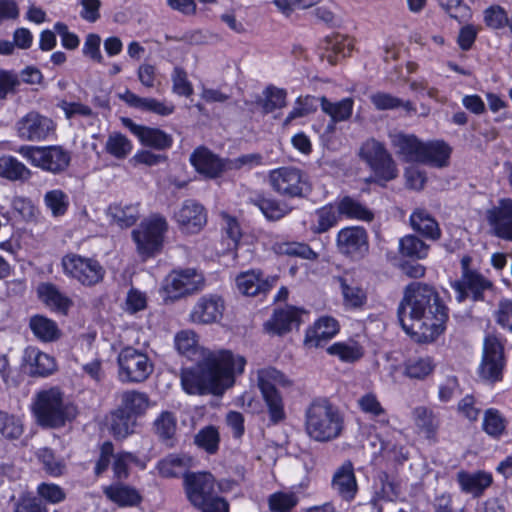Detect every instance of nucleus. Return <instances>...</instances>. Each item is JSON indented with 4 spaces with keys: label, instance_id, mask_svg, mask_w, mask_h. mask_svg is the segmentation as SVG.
I'll list each match as a JSON object with an SVG mask.
<instances>
[{
    "label": "nucleus",
    "instance_id": "f257e3e1",
    "mask_svg": "<svg viewBox=\"0 0 512 512\" xmlns=\"http://www.w3.org/2000/svg\"><path fill=\"white\" fill-rule=\"evenodd\" d=\"M397 316L408 335L418 342H430L444 331L448 308L433 286L413 282L405 288Z\"/></svg>",
    "mask_w": 512,
    "mask_h": 512
},
{
    "label": "nucleus",
    "instance_id": "f03ea898",
    "mask_svg": "<svg viewBox=\"0 0 512 512\" xmlns=\"http://www.w3.org/2000/svg\"><path fill=\"white\" fill-rule=\"evenodd\" d=\"M245 365V358L230 350L209 351L196 369L183 371L181 383L188 394L221 395L234 384L235 376L244 371Z\"/></svg>",
    "mask_w": 512,
    "mask_h": 512
},
{
    "label": "nucleus",
    "instance_id": "7ed1b4c3",
    "mask_svg": "<svg viewBox=\"0 0 512 512\" xmlns=\"http://www.w3.org/2000/svg\"><path fill=\"white\" fill-rule=\"evenodd\" d=\"M305 432L314 441L325 443L339 438L344 430V416L326 397L314 398L304 412Z\"/></svg>",
    "mask_w": 512,
    "mask_h": 512
},
{
    "label": "nucleus",
    "instance_id": "20e7f679",
    "mask_svg": "<svg viewBox=\"0 0 512 512\" xmlns=\"http://www.w3.org/2000/svg\"><path fill=\"white\" fill-rule=\"evenodd\" d=\"M37 422L43 427L58 428L64 426L73 416L72 407L66 405L63 394L58 388H50L37 394L33 408Z\"/></svg>",
    "mask_w": 512,
    "mask_h": 512
},
{
    "label": "nucleus",
    "instance_id": "39448f33",
    "mask_svg": "<svg viewBox=\"0 0 512 512\" xmlns=\"http://www.w3.org/2000/svg\"><path fill=\"white\" fill-rule=\"evenodd\" d=\"M360 158L373 171L376 182L384 186L398 177L397 164L385 145L374 138L365 141L359 151Z\"/></svg>",
    "mask_w": 512,
    "mask_h": 512
},
{
    "label": "nucleus",
    "instance_id": "423d86ee",
    "mask_svg": "<svg viewBox=\"0 0 512 512\" xmlns=\"http://www.w3.org/2000/svg\"><path fill=\"white\" fill-rule=\"evenodd\" d=\"M18 152L30 163L44 171L59 174L65 171L71 161L69 151L62 146L23 145Z\"/></svg>",
    "mask_w": 512,
    "mask_h": 512
},
{
    "label": "nucleus",
    "instance_id": "0eeeda50",
    "mask_svg": "<svg viewBox=\"0 0 512 512\" xmlns=\"http://www.w3.org/2000/svg\"><path fill=\"white\" fill-rule=\"evenodd\" d=\"M167 229L166 219L158 214L142 221L139 227L132 231L138 253L144 258L158 253L163 246L164 234Z\"/></svg>",
    "mask_w": 512,
    "mask_h": 512
},
{
    "label": "nucleus",
    "instance_id": "6e6552de",
    "mask_svg": "<svg viewBox=\"0 0 512 512\" xmlns=\"http://www.w3.org/2000/svg\"><path fill=\"white\" fill-rule=\"evenodd\" d=\"M268 181L274 192L286 198H302L311 192L307 176L295 167L271 170Z\"/></svg>",
    "mask_w": 512,
    "mask_h": 512
},
{
    "label": "nucleus",
    "instance_id": "1a4fd4ad",
    "mask_svg": "<svg viewBox=\"0 0 512 512\" xmlns=\"http://www.w3.org/2000/svg\"><path fill=\"white\" fill-rule=\"evenodd\" d=\"M64 273L85 286H93L101 282L105 275L103 266L93 258L78 254H67L62 258Z\"/></svg>",
    "mask_w": 512,
    "mask_h": 512
},
{
    "label": "nucleus",
    "instance_id": "9d476101",
    "mask_svg": "<svg viewBox=\"0 0 512 512\" xmlns=\"http://www.w3.org/2000/svg\"><path fill=\"white\" fill-rule=\"evenodd\" d=\"M117 360L119 378L123 382H143L153 371L148 356L132 347L122 349Z\"/></svg>",
    "mask_w": 512,
    "mask_h": 512
},
{
    "label": "nucleus",
    "instance_id": "9b49d317",
    "mask_svg": "<svg viewBox=\"0 0 512 512\" xmlns=\"http://www.w3.org/2000/svg\"><path fill=\"white\" fill-rule=\"evenodd\" d=\"M505 367L504 348L493 335L484 339L482 360L479 366V376L482 380L494 384L503 379Z\"/></svg>",
    "mask_w": 512,
    "mask_h": 512
},
{
    "label": "nucleus",
    "instance_id": "f8f14e48",
    "mask_svg": "<svg viewBox=\"0 0 512 512\" xmlns=\"http://www.w3.org/2000/svg\"><path fill=\"white\" fill-rule=\"evenodd\" d=\"M15 130L23 141L39 142L55 133L56 124L50 117L32 110L17 120Z\"/></svg>",
    "mask_w": 512,
    "mask_h": 512
},
{
    "label": "nucleus",
    "instance_id": "ddd939ff",
    "mask_svg": "<svg viewBox=\"0 0 512 512\" xmlns=\"http://www.w3.org/2000/svg\"><path fill=\"white\" fill-rule=\"evenodd\" d=\"M204 277L194 268L173 270L164 280L163 288L170 298H180L199 291Z\"/></svg>",
    "mask_w": 512,
    "mask_h": 512
},
{
    "label": "nucleus",
    "instance_id": "4468645a",
    "mask_svg": "<svg viewBox=\"0 0 512 512\" xmlns=\"http://www.w3.org/2000/svg\"><path fill=\"white\" fill-rule=\"evenodd\" d=\"M215 478L209 472H191L184 475V487L187 499L198 508L214 498Z\"/></svg>",
    "mask_w": 512,
    "mask_h": 512
},
{
    "label": "nucleus",
    "instance_id": "2eb2a0df",
    "mask_svg": "<svg viewBox=\"0 0 512 512\" xmlns=\"http://www.w3.org/2000/svg\"><path fill=\"white\" fill-rule=\"evenodd\" d=\"M336 245L343 255L359 258L368 251V234L361 226L342 228L336 238Z\"/></svg>",
    "mask_w": 512,
    "mask_h": 512
},
{
    "label": "nucleus",
    "instance_id": "dca6fc26",
    "mask_svg": "<svg viewBox=\"0 0 512 512\" xmlns=\"http://www.w3.org/2000/svg\"><path fill=\"white\" fill-rule=\"evenodd\" d=\"M486 219L495 236L512 242V199H500L487 210Z\"/></svg>",
    "mask_w": 512,
    "mask_h": 512
},
{
    "label": "nucleus",
    "instance_id": "f3484780",
    "mask_svg": "<svg viewBox=\"0 0 512 512\" xmlns=\"http://www.w3.org/2000/svg\"><path fill=\"white\" fill-rule=\"evenodd\" d=\"M456 292V300L461 303L471 298L474 302L484 301V293L493 290V283L479 272L460 278L452 283Z\"/></svg>",
    "mask_w": 512,
    "mask_h": 512
},
{
    "label": "nucleus",
    "instance_id": "a211bd4d",
    "mask_svg": "<svg viewBox=\"0 0 512 512\" xmlns=\"http://www.w3.org/2000/svg\"><path fill=\"white\" fill-rule=\"evenodd\" d=\"M190 163L198 173L210 179L218 178L227 171L226 158H220L203 146L193 151L190 155Z\"/></svg>",
    "mask_w": 512,
    "mask_h": 512
},
{
    "label": "nucleus",
    "instance_id": "6ab92c4d",
    "mask_svg": "<svg viewBox=\"0 0 512 512\" xmlns=\"http://www.w3.org/2000/svg\"><path fill=\"white\" fill-rule=\"evenodd\" d=\"M223 300L216 295H204L193 306L189 318L195 324H211L222 318Z\"/></svg>",
    "mask_w": 512,
    "mask_h": 512
},
{
    "label": "nucleus",
    "instance_id": "aec40b11",
    "mask_svg": "<svg viewBox=\"0 0 512 512\" xmlns=\"http://www.w3.org/2000/svg\"><path fill=\"white\" fill-rule=\"evenodd\" d=\"M122 122L145 146L164 150L169 148L173 143L172 136L158 128L136 124L129 118H123Z\"/></svg>",
    "mask_w": 512,
    "mask_h": 512
},
{
    "label": "nucleus",
    "instance_id": "412c9836",
    "mask_svg": "<svg viewBox=\"0 0 512 512\" xmlns=\"http://www.w3.org/2000/svg\"><path fill=\"white\" fill-rule=\"evenodd\" d=\"M175 219L180 229L186 233H198L207 222L204 207L192 200L183 203L175 214Z\"/></svg>",
    "mask_w": 512,
    "mask_h": 512
},
{
    "label": "nucleus",
    "instance_id": "4be33fe9",
    "mask_svg": "<svg viewBox=\"0 0 512 512\" xmlns=\"http://www.w3.org/2000/svg\"><path fill=\"white\" fill-rule=\"evenodd\" d=\"M456 481L463 493L479 498L492 485L493 476L484 470L475 472L460 470L456 474Z\"/></svg>",
    "mask_w": 512,
    "mask_h": 512
},
{
    "label": "nucleus",
    "instance_id": "5701e85b",
    "mask_svg": "<svg viewBox=\"0 0 512 512\" xmlns=\"http://www.w3.org/2000/svg\"><path fill=\"white\" fill-rule=\"evenodd\" d=\"M391 145L396 154L405 162L419 163L422 157V150L425 143L421 142L415 135L404 133H393L389 135Z\"/></svg>",
    "mask_w": 512,
    "mask_h": 512
},
{
    "label": "nucleus",
    "instance_id": "b1692460",
    "mask_svg": "<svg viewBox=\"0 0 512 512\" xmlns=\"http://www.w3.org/2000/svg\"><path fill=\"white\" fill-rule=\"evenodd\" d=\"M303 310L294 306H286L276 309L269 321L265 323V328L274 334L283 335L298 327L301 322Z\"/></svg>",
    "mask_w": 512,
    "mask_h": 512
},
{
    "label": "nucleus",
    "instance_id": "393cba45",
    "mask_svg": "<svg viewBox=\"0 0 512 512\" xmlns=\"http://www.w3.org/2000/svg\"><path fill=\"white\" fill-rule=\"evenodd\" d=\"M276 281L275 277L263 279L262 273L255 270L243 272L236 278L239 291L247 296L265 294L275 285Z\"/></svg>",
    "mask_w": 512,
    "mask_h": 512
},
{
    "label": "nucleus",
    "instance_id": "a878e982",
    "mask_svg": "<svg viewBox=\"0 0 512 512\" xmlns=\"http://www.w3.org/2000/svg\"><path fill=\"white\" fill-rule=\"evenodd\" d=\"M36 292L39 300L53 311L66 315L72 306V300L53 283H40Z\"/></svg>",
    "mask_w": 512,
    "mask_h": 512
},
{
    "label": "nucleus",
    "instance_id": "bb28decb",
    "mask_svg": "<svg viewBox=\"0 0 512 512\" xmlns=\"http://www.w3.org/2000/svg\"><path fill=\"white\" fill-rule=\"evenodd\" d=\"M412 419L419 433L433 443L437 441L440 420L432 409L426 406H417L412 410Z\"/></svg>",
    "mask_w": 512,
    "mask_h": 512
},
{
    "label": "nucleus",
    "instance_id": "cd10ccee",
    "mask_svg": "<svg viewBox=\"0 0 512 512\" xmlns=\"http://www.w3.org/2000/svg\"><path fill=\"white\" fill-rule=\"evenodd\" d=\"M332 487L344 500L350 501L355 497L357 482L351 462H346L337 469L332 479Z\"/></svg>",
    "mask_w": 512,
    "mask_h": 512
},
{
    "label": "nucleus",
    "instance_id": "c85d7f7f",
    "mask_svg": "<svg viewBox=\"0 0 512 512\" xmlns=\"http://www.w3.org/2000/svg\"><path fill=\"white\" fill-rule=\"evenodd\" d=\"M339 330L338 322L332 317H321L314 326L306 332L305 345L320 347L334 337Z\"/></svg>",
    "mask_w": 512,
    "mask_h": 512
},
{
    "label": "nucleus",
    "instance_id": "c756f323",
    "mask_svg": "<svg viewBox=\"0 0 512 512\" xmlns=\"http://www.w3.org/2000/svg\"><path fill=\"white\" fill-rule=\"evenodd\" d=\"M103 493L111 502L119 507L137 506L142 501V496L136 488L123 484L120 481L104 487Z\"/></svg>",
    "mask_w": 512,
    "mask_h": 512
},
{
    "label": "nucleus",
    "instance_id": "7c9ffc66",
    "mask_svg": "<svg viewBox=\"0 0 512 512\" xmlns=\"http://www.w3.org/2000/svg\"><path fill=\"white\" fill-rule=\"evenodd\" d=\"M451 147L442 140L425 142L422 157L419 163L436 168H444L449 165Z\"/></svg>",
    "mask_w": 512,
    "mask_h": 512
},
{
    "label": "nucleus",
    "instance_id": "2f4dec72",
    "mask_svg": "<svg viewBox=\"0 0 512 512\" xmlns=\"http://www.w3.org/2000/svg\"><path fill=\"white\" fill-rule=\"evenodd\" d=\"M120 98L130 107L142 111L152 112L160 116H167L173 113L174 107L154 98H145L126 90Z\"/></svg>",
    "mask_w": 512,
    "mask_h": 512
},
{
    "label": "nucleus",
    "instance_id": "473e14b6",
    "mask_svg": "<svg viewBox=\"0 0 512 512\" xmlns=\"http://www.w3.org/2000/svg\"><path fill=\"white\" fill-rule=\"evenodd\" d=\"M249 202L259 208L264 217L269 221L280 220L289 212L286 204L262 193L251 196Z\"/></svg>",
    "mask_w": 512,
    "mask_h": 512
},
{
    "label": "nucleus",
    "instance_id": "72a5a7b5",
    "mask_svg": "<svg viewBox=\"0 0 512 512\" xmlns=\"http://www.w3.org/2000/svg\"><path fill=\"white\" fill-rule=\"evenodd\" d=\"M410 224L414 231L430 240H438L441 230L436 220L425 210L417 209L410 216Z\"/></svg>",
    "mask_w": 512,
    "mask_h": 512
},
{
    "label": "nucleus",
    "instance_id": "f704fd0d",
    "mask_svg": "<svg viewBox=\"0 0 512 512\" xmlns=\"http://www.w3.org/2000/svg\"><path fill=\"white\" fill-rule=\"evenodd\" d=\"M149 407V397L146 393L127 390L120 396L119 409L136 418L143 415Z\"/></svg>",
    "mask_w": 512,
    "mask_h": 512
},
{
    "label": "nucleus",
    "instance_id": "c9c22d12",
    "mask_svg": "<svg viewBox=\"0 0 512 512\" xmlns=\"http://www.w3.org/2000/svg\"><path fill=\"white\" fill-rule=\"evenodd\" d=\"M322 111L329 115L333 123L348 120L353 112L354 100L350 97L331 102L325 96L319 99Z\"/></svg>",
    "mask_w": 512,
    "mask_h": 512
},
{
    "label": "nucleus",
    "instance_id": "e433bc0d",
    "mask_svg": "<svg viewBox=\"0 0 512 512\" xmlns=\"http://www.w3.org/2000/svg\"><path fill=\"white\" fill-rule=\"evenodd\" d=\"M177 429V419L169 411H163L154 421V430L159 440L167 447L175 445V434Z\"/></svg>",
    "mask_w": 512,
    "mask_h": 512
},
{
    "label": "nucleus",
    "instance_id": "4c0bfd02",
    "mask_svg": "<svg viewBox=\"0 0 512 512\" xmlns=\"http://www.w3.org/2000/svg\"><path fill=\"white\" fill-rule=\"evenodd\" d=\"M0 177L10 181H26L31 177V171L13 156L0 157Z\"/></svg>",
    "mask_w": 512,
    "mask_h": 512
},
{
    "label": "nucleus",
    "instance_id": "58836bf2",
    "mask_svg": "<svg viewBox=\"0 0 512 512\" xmlns=\"http://www.w3.org/2000/svg\"><path fill=\"white\" fill-rule=\"evenodd\" d=\"M108 215L121 228H128L139 219V206L138 204H113L108 208Z\"/></svg>",
    "mask_w": 512,
    "mask_h": 512
},
{
    "label": "nucleus",
    "instance_id": "ea45409f",
    "mask_svg": "<svg viewBox=\"0 0 512 512\" xmlns=\"http://www.w3.org/2000/svg\"><path fill=\"white\" fill-rule=\"evenodd\" d=\"M357 403L361 411L365 414H368L371 419L376 420L379 425H389V417L387 412L375 394L366 393L357 400Z\"/></svg>",
    "mask_w": 512,
    "mask_h": 512
},
{
    "label": "nucleus",
    "instance_id": "a19ab883",
    "mask_svg": "<svg viewBox=\"0 0 512 512\" xmlns=\"http://www.w3.org/2000/svg\"><path fill=\"white\" fill-rule=\"evenodd\" d=\"M258 387L261 392L278 391L276 385L281 387H290L292 381L288 379L281 371L273 368H263L257 373Z\"/></svg>",
    "mask_w": 512,
    "mask_h": 512
},
{
    "label": "nucleus",
    "instance_id": "79ce46f5",
    "mask_svg": "<svg viewBox=\"0 0 512 512\" xmlns=\"http://www.w3.org/2000/svg\"><path fill=\"white\" fill-rule=\"evenodd\" d=\"M337 211L338 214L351 219L372 221L374 218L372 211L350 196H345L339 200L337 204Z\"/></svg>",
    "mask_w": 512,
    "mask_h": 512
},
{
    "label": "nucleus",
    "instance_id": "37998d69",
    "mask_svg": "<svg viewBox=\"0 0 512 512\" xmlns=\"http://www.w3.org/2000/svg\"><path fill=\"white\" fill-rule=\"evenodd\" d=\"M29 326L34 335L44 342H52L60 336V330L58 329L57 324L53 320L42 315H35L31 317Z\"/></svg>",
    "mask_w": 512,
    "mask_h": 512
},
{
    "label": "nucleus",
    "instance_id": "c03bdc74",
    "mask_svg": "<svg viewBox=\"0 0 512 512\" xmlns=\"http://www.w3.org/2000/svg\"><path fill=\"white\" fill-rule=\"evenodd\" d=\"M370 101L377 110H394L403 108L407 113L416 112V108L411 101H403L386 92H376L370 96Z\"/></svg>",
    "mask_w": 512,
    "mask_h": 512
},
{
    "label": "nucleus",
    "instance_id": "a18cd8bd",
    "mask_svg": "<svg viewBox=\"0 0 512 512\" xmlns=\"http://www.w3.org/2000/svg\"><path fill=\"white\" fill-rule=\"evenodd\" d=\"M271 425H277L286 419L283 398L279 391L261 392Z\"/></svg>",
    "mask_w": 512,
    "mask_h": 512
},
{
    "label": "nucleus",
    "instance_id": "49530a36",
    "mask_svg": "<svg viewBox=\"0 0 512 512\" xmlns=\"http://www.w3.org/2000/svg\"><path fill=\"white\" fill-rule=\"evenodd\" d=\"M507 421L502 413L495 408L485 410L482 421L483 431L494 439H499L505 432Z\"/></svg>",
    "mask_w": 512,
    "mask_h": 512
},
{
    "label": "nucleus",
    "instance_id": "de8ad7c7",
    "mask_svg": "<svg viewBox=\"0 0 512 512\" xmlns=\"http://www.w3.org/2000/svg\"><path fill=\"white\" fill-rule=\"evenodd\" d=\"M428 251L429 246L415 235H406L399 240V252L404 257L424 259Z\"/></svg>",
    "mask_w": 512,
    "mask_h": 512
},
{
    "label": "nucleus",
    "instance_id": "09e8293b",
    "mask_svg": "<svg viewBox=\"0 0 512 512\" xmlns=\"http://www.w3.org/2000/svg\"><path fill=\"white\" fill-rule=\"evenodd\" d=\"M435 368L431 357L409 359L404 364V375L411 379L423 380L430 375Z\"/></svg>",
    "mask_w": 512,
    "mask_h": 512
},
{
    "label": "nucleus",
    "instance_id": "8fccbe9b",
    "mask_svg": "<svg viewBox=\"0 0 512 512\" xmlns=\"http://www.w3.org/2000/svg\"><path fill=\"white\" fill-rule=\"evenodd\" d=\"M191 459L184 455L170 454L161 461L157 467L164 477H177L189 466Z\"/></svg>",
    "mask_w": 512,
    "mask_h": 512
},
{
    "label": "nucleus",
    "instance_id": "3c124183",
    "mask_svg": "<svg viewBox=\"0 0 512 512\" xmlns=\"http://www.w3.org/2000/svg\"><path fill=\"white\" fill-rule=\"evenodd\" d=\"M36 455L49 475L59 477L65 473L66 463L64 459L57 456L51 449L41 448L37 451Z\"/></svg>",
    "mask_w": 512,
    "mask_h": 512
},
{
    "label": "nucleus",
    "instance_id": "603ef678",
    "mask_svg": "<svg viewBox=\"0 0 512 512\" xmlns=\"http://www.w3.org/2000/svg\"><path fill=\"white\" fill-rule=\"evenodd\" d=\"M344 304L350 308H361L367 301L366 292L357 285L348 284L346 279H340Z\"/></svg>",
    "mask_w": 512,
    "mask_h": 512
},
{
    "label": "nucleus",
    "instance_id": "864d4df0",
    "mask_svg": "<svg viewBox=\"0 0 512 512\" xmlns=\"http://www.w3.org/2000/svg\"><path fill=\"white\" fill-rule=\"evenodd\" d=\"M135 418L117 408L112 415L111 431L116 438H126L133 432Z\"/></svg>",
    "mask_w": 512,
    "mask_h": 512
},
{
    "label": "nucleus",
    "instance_id": "5fc2aeb1",
    "mask_svg": "<svg viewBox=\"0 0 512 512\" xmlns=\"http://www.w3.org/2000/svg\"><path fill=\"white\" fill-rule=\"evenodd\" d=\"M278 253L290 257H299L305 260L314 261L318 254L306 243L303 242H284L278 245Z\"/></svg>",
    "mask_w": 512,
    "mask_h": 512
},
{
    "label": "nucleus",
    "instance_id": "6e6d98bb",
    "mask_svg": "<svg viewBox=\"0 0 512 512\" xmlns=\"http://www.w3.org/2000/svg\"><path fill=\"white\" fill-rule=\"evenodd\" d=\"M327 49L332 52V54L327 56V59L332 65H334L336 64L338 57H346L350 55L353 50V40L347 36L336 35L328 40Z\"/></svg>",
    "mask_w": 512,
    "mask_h": 512
},
{
    "label": "nucleus",
    "instance_id": "4d7b16f0",
    "mask_svg": "<svg viewBox=\"0 0 512 512\" xmlns=\"http://www.w3.org/2000/svg\"><path fill=\"white\" fill-rule=\"evenodd\" d=\"M105 149L115 158L123 159L131 152L132 144L125 135L112 133L106 141Z\"/></svg>",
    "mask_w": 512,
    "mask_h": 512
},
{
    "label": "nucleus",
    "instance_id": "13d9d810",
    "mask_svg": "<svg viewBox=\"0 0 512 512\" xmlns=\"http://www.w3.org/2000/svg\"><path fill=\"white\" fill-rule=\"evenodd\" d=\"M219 441V432L214 426H206L195 435V444L209 454L217 452Z\"/></svg>",
    "mask_w": 512,
    "mask_h": 512
},
{
    "label": "nucleus",
    "instance_id": "bf43d9fd",
    "mask_svg": "<svg viewBox=\"0 0 512 512\" xmlns=\"http://www.w3.org/2000/svg\"><path fill=\"white\" fill-rule=\"evenodd\" d=\"M298 501L294 493L275 492L269 496L268 504L272 512H290Z\"/></svg>",
    "mask_w": 512,
    "mask_h": 512
},
{
    "label": "nucleus",
    "instance_id": "052dcab7",
    "mask_svg": "<svg viewBox=\"0 0 512 512\" xmlns=\"http://www.w3.org/2000/svg\"><path fill=\"white\" fill-rule=\"evenodd\" d=\"M44 202L56 217L64 215L69 206L68 196L60 189L48 191L44 196Z\"/></svg>",
    "mask_w": 512,
    "mask_h": 512
},
{
    "label": "nucleus",
    "instance_id": "680f3d73",
    "mask_svg": "<svg viewBox=\"0 0 512 512\" xmlns=\"http://www.w3.org/2000/svg\"><path fill=\"white\" fill-rule=\"evenodd\" d=\"M263 94L265 98L262 103V108L265 113L273 112L286 105L287 92L284 89L269 86L265 89Z\"/></svg>",
    "mask_w": 512,
    "mask_h": 512
},
{
    "label": "nucleus",
    "instance_id": "e2e57ef3",
    "mask_svg": "<svg viewBox=\"0 0 512 512\" xmlns=\"http://www.w3.org/2000/svg\"><path fill=\"white\" fill-rule=\"evenodd\" d=\"M445 12L459 23L468 21L471 17L470 7L463 0H437Z\"/></svg>",
    "mask_w": 512,
    "mask_h": 512
},
{
    "label": "nucleus",
    "instance_id": "0e129e2a",
    "mask_svg": "<svg viewBox=\"0 0 512 512\" xmlns=\"http://www.w3.org/2000/svg\"><path fill=\"white\" fill-rule=\"evenodd\" d=\"M0 433L8 439H18L23 434L22 421L13 415L0 411Z\"/></svg>",
    "mask_w": 512,
    "mask_h": 512
},
{
    "label": "nucleus",
    "instance_id": "69168bd1",
    "mask_svg": "<svg viewBox=\"0 0 512 512\" xmlns=\"http://www.w3.org/2000/svg\"><path fill=\"white\" fill-rule=\"evenodd\" d=\"M175 347L177 351L186 356L194 355L197 351L198 339L192 330H182L175 335Z\"/></svg>",
    "mask_w": 512,
    "mask_h": 512
},
{
    "label": "nucleus",
    "instance_id": "338daca9",
    "mask_svg": "<svg viewBox=\"0 0 512 512\" xmlns=\"http://www.w3.org/2000/svg\"><path fill=\"white\" fill-rule=\"evenodd\" d=\"M316 215L317 224L314 226L313 231L318 234L327 232L338 222V211L331 205L318 209Z\"/></svg>",
    "mask_w": 512,
    "mask_h": 512
},
{
    "label": "nucleus",
    "instance_id": "774afa93",
    "mask_svg": "<svg viewBox=\"0 0 512 512\" xmlns=\"http://www.w3.org/2000/svg\"><path fill=\"white\" fill-rule=\"evenodd\" d=\"M137 457L131 452H119L113 456L112 470L114 478L121 481L129 476V463H137Z\"/></svg>",
    "mask_w": 512,
    "mask_h": 512
}]
</instances>
